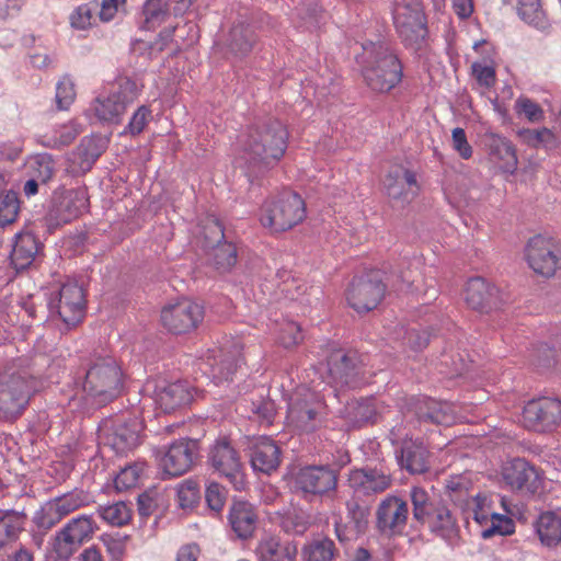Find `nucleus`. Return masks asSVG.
I'll return each instance as SVG.
<instances>
[{
	"mask_svg": "<svg viewBox=\"0 0 561 561\" xmlns=\"http://www.w3.org/2000/svg\"><path fill=\"white\" fill-rule=\"evenodd\" d=\"M287 141V128L277 118L260 119L249 128L240 159L251 184L282 159Z\"/></svg>",
	"mask_w": 561,
	"mask_h": 561,
	"instance_id": "obj_1",
	"label": "nucleus"
},
{
	"mask_svg": "<svg viewBox=\"0 0 561 561\" xmlns=\"http://www.w3.org/2000/svg\"><path fill=\"white\" fill-rule=\"evenodd\" d=\"M41 381L15 360L0 371V421L15 423L38 392Z\"/></svg>",
	"mask_w": 561,
	"mask_h": 561,
	"instance_id": "obj_2",
	"label": "nucleus"
},
{
	"mask_svg": "<svg viewBox=\"0 0 561 561\" xmlns=\"http://www.w3.org/2000/svg\"><path fill=\"white\" fill-rule=\"evenodd\" d=\"M414 529H427L431 534L455 546L460 539V529L445 502L431 496L424 489L413 486L410 492Z\"/></svg>",
	"mask_w": 561,
	"mask_h": 561,
	"instance_id": "obj_3",
	"label": "nucleus"
},
{
	"mask_svg": "<svg viewBox=\"0 0 561 561\" xmlns=\"http://www.w3.org/2000/svg\"><path fill=\"white\" fill-rule=\"evenodd\" d=\"M363 51L362 76L373 91L388 93L402 81V62L388 42L367 41Z\"/></svg>",
	"mask_w": 561,
	"mask_h": 561,
	"instance_id": "obj_4",
	"label": "nucleus"
},
{
	"mask_svg": "<svg viewBox=\"0 0 561 561\" xmlns=\"http://www.w3.org/2000/svg\"><path fill=\"white\" fill-rule=\"evenodd\" d=\"M82 390L93 403L102 407L117 399L124 388L123 370L112 356L92 355L82 365Z\"/></svg>",
	"mask_w": 561,
	"mask_h": 561,
	"instance_id": "obj_5",
	"label": "nucleus"
},
{
	"mask_svg": "<svg viewBox=\"0 0 561 561\" xmlns=\"http://www.w3.org/2000/svg\"><path fill=\"white\" fill-rule=\"evenodd\" d=\"M306 214L301 196L291 190H284L263 204L260 221L274 232H284L300 224Z\"/></svg>",
	"mask_w": 561,
	"mask_h": 561,
	"instance_id": "obj_6",
	"label": "nucleus"
},
{
	"mask_svg": "<svg viewBox=\"0 0 561 561\" xmlns=\"http://www.w3.org/2000/svg\"><path fill=\"white\" fill-rule=\"evenodd\" d=\"M87 205L88 198L82 191L60 186L54 190L39 222L47 233L53 234L56 229L79 217Z\"/></svg>",
	"mask_w": 561,
	"mask_h": 561,
	"instance_id": "obj_7",
	"label": "nucleus"
},
{
	"mask_svg": "<svg viewBox=\"0 0 561 561\" xmlns=\"http://www.w3.org/2000/svg\"><path fill=\"white\" fill-rule=\"evenodd\" d=\"M144 428V422L138 415L125 413L114 420H105L99 431V438L117 455H126L139 446Z\"/></svg>",
	"mask_w": 561,
	"mask_h": 561,
	"instance_id": "obj_8",
	"label": "nucleus"
},
{
	"mask_svg": "<svg viewBox=\"0 0 561 561\" xmlns=\"http://www.w3.org/2000/svg\"><path fill=\"white\" fill-rule=\"evenodd\" d=\"M351 461L346 455V459L332 465H311L302 467L294 477V489L296 492L304 493L306 499L308 495L323 496L329 492L335 491L340 470L343 466Z\"/></svg>",
	"mask_w": 561,
	"mask_h": 561,
	"instance_id": "obj_9",
	"label": "nucleus"
},
{
	"mask_svg": "<svg viewBox=\"0 0 561 561\" xmlns=\"http://www.w3.org/2000/svg\"><path fill=\"white\" fill-rule=\"evenodd\" d=\"M385 272L370 270L362 275L354 276L346 289V300L357 313H367L382 300L387 284Z\"/></svg>",
	"mask_w": 561,
	"mask_h": 561,
	"instance_id": "obj_10",
	"label": "nucleus"
},
{
	"mask_svg": "<svg viewBox=\"0 0 561 561\" xmlns=\"http://www.w3.org/2000/svg\"><path fill=\"white\" fill-rule=\"evenodd\" d=\"M47 307L51 318H59L68 329L76 327L83 319L87 308L83 287L77 283L64 284L50 295Z\"/></svg>",
	"mask_w": 561,
	"mask_h": 561,
	"instance_id": "obj_11",
	"label": "nucleus"
},
{
	"mask_svg": "<svg viewBox=\"0 0 561 561\" xmlns=\"http://www.w3.org/2000/svg\"><path fill=\"white\" fill-rule=\"evenodd\" d=\"M98 529L99 526L91 516L81 515L72 518L54 539L53 550L56 553V560L68 561Z\"/></svg>",
	"mask_w": 561,
	"mask_h": 561,
	"instance_id": "obj_12",
	"label": "nucleus"
},
{
	"mask_svg": "<svg viewBox=\"0 0 561 561\" xmlns=\"http://www.w3.org/2000/svg\"><path fill=\"white\" fill-rule=\"evenodd\" d=\"M393 22L403 45L420 50L425 45L428 30L424 13L411 4L403 5L393 16Z\"/></svg>",
	"mask_w": 561,
	"mask_h": 561,
	"instance_id": "obj_13",
	"label": "nucleus"
},
{
	"mask_svg": "<svg viewBox=\"0 0 561 561\" xmlns=\"http://www.w3.org/2000/svg\"><path fill=\"white\" fill-rule=\"evenodd\" d=\"M523 420L530 430L550 432L561 423V401L548 397L531 399L524 407Z\"/></svg>",
	"mask_w": 561,
	"mask_h": 561,
	"instance_id": "obj_14",
	"label": "nucleus"
},
{
	"mask_svg": "<svg viewBox=\"0 0 561 561\" xmlns=\"http://www.w3.org/2000/svg\"><path fill=\"white\" fill-rule=\"evenodd\" d=\"M204 319V308L188 299L167 306L161 311L162 325L172 334H186Z\"/></svg>",
	"mask_w": 561,
	"mask_h": 561,
	"instance_id": "obj_15",
	"label": "nucleus"
},
{
	"mask_svg": "<svg viewBox=\"0 0 561 561\" xmlns=\"http://www.w3.org/2000/svg\"><path fill=\"white\" fill-rule=\"evenodd\" d=\"M408 503L399 496L388 495L377 507L376 528L389 537L400 536L407 526Z\"/></svg>",
	"mask_w": 561,
	"mask_h": 561,
	"instance_id": "obj_16",
	"label": "nucleus"
},
{
	"mask_svg": "<svg viewBox=\"0 0 561 561\" xmlns=\"http://www.w3.org/2000/svg\"><path fill=\"white\" fill-rule=\"evenodd\" d=\"M331 378L341 386L356 388L362 383L363 365L356 351L336 350L328 357Z\"/></svg>",
	"mask_w": 561,
	"mask_h": 561,
	"instance_id": "obj_17",
	"label": "nucleus"
},
{
	"mask_svg": "<svg viewBox=\"0 0 561 561\" xmlns=\"http://www.w3.org/2000/svg\"><path fill=\"white\" fill-rule=\"evenodd\" d=\"M525 251L527 262L535 273L545 277L556 274L560 256L554 249L552 238L537 234L528 240Z\"/></svg>",
	"mask_w": 561,
	"mask_h": 561,
	"instance_id": "obj_18",
	"label": "nucleus"
},
{
	"mask_svg": "<svg viewBox=\"0 0 561 561\" xmlns=\"http://www.w3.org/2000/svg\"><path fill=\"white\" fill-rule=\"evenodd\" d=\"M208 460L211 467L228 478L237 490L243 488V478L240 474L241 462L229 438L220 437L215 442L209 449Z\"/></svg>",
	"mask_w": 561,
	"mask_h": 561,
	"instance_id": "obj_19",
	"label": "nucleus"
},
{
	"mask_svg": "<svg viewBox=\"0 0 561 561\" xmlns=\"http://www.w3.org/2000/svg\"><path fill=\"white\" fill-rule=\"evenodd\" d=\"M198 451V439L186 437L173 442L161 460L164 473L171 477L184 474L191 469Z\"/></svg>",
	"mask_w": 561,
	"mask_h": 561,
	"instance_id": "obj_20",
	"label": "nucleus"
},
{
	"mask_svg": "<svg viewBox=\"0 0 561 561\" xmlns=\"http://www.w3.org/2000/svg\"><path fill=\"white\" fill-rule=\"evenodd\" d=\"M502 478L512 490H526L531 494H535L542 484L536 467L523 458H514L504 463Z\"/></svg>",
	"mask_w": 561,
	"mask_h": 561,
	"instance_id": "obj_21",
	"label": "nucleus"
},
{
	"mask_svg": "<svg viewBox=\"0 0 561 561\" xmlns=\"http://www.w3.org/2000/svg\"><path fill=\"white\" fill-rule=\"evenodd\" d=\"M465 300L472 310L483 313L499 309L502 305L499 288L481 276L469 278L465 289Z\"/></svg>",
	"mask_w": 561,
	"mask_h": 561,
	"instance_id": "obj_22",
	"label": "nucleus"
},
{
	"mask_svg": "<svg viewBox=\"0 0 561 561\" xmlns=\"http://www.w3.org/2000/svg\"><path fill=\"white\" fill-rule=\"evenodd\" d=\"M198 392L187 380H176L156 389V402L164 413L187 408Z\"/></svg>",
	"mask_w": 561,
	"mask_h": 561,
	"instance_id": "obj_23",
	"label": "nucleus"
},
{
	"mask_svg": "<svg viewBox=\"0 0 561 561\" xmlns=\"http://www.w3.org/2000/svg\"><path fill=\"white\" fill-rule=\"evenodd\" d=\"M383 186L389 198L402 204L410 203L419 190L415 172L402 165H396L389 170L385 176Z\"/></svg>",
	"mask_w": 561,
	"mask_h": 561,
	"instance_id": "obj_24",
	"label": "nucleus"
},
{
	"mask_svg": "<svg viewBox=\"0 0 561 561\" xmlns=\"http://www.w3.org/2000/svg\"><path fill=\"white\" fill-rule=\"evenodd\" d=\"M482 144L490 160L497 163L503 172L513 174L516 171L518 159L511 140L494 133H485Z\"/></svg>",
	"mask_w": 561,
	"mask_h": 561,
	"instance_id": "obj_25",
	"label": "nucleus"
},
{
	"mask_svg": "<svg viewBox=\"0 0 561 561\" xmlns=\"http://www.w3.org/2000/svg\"><path fill=\"white\" fill-rule=\"evenodd\" d=\"M244 358L239 345L233 344L227 351L220 350L218 354L207 356L206 365L210 368V375L216 383L231 381Z\"/></svg>",
	"mask_w": 561,
	"mask_h": 561,
	"instance_id": "obj_26",
	"label": "nucleus"
},
{
	"mask_svg": "<svg viewBox=\"0 0 561 561\" xmlns=\"http://www.w3.org/2000/svg\"><path fill=\"white\" fill-rule=\"evenodd\" d=\"M251 465L254 471L271 474L280 463V448L268 436H260L250 446Z\"/></svg>",
	"mask_w": 561,
	"mask_h": 561,
	"instance_id": "obj_27",
	"label": "nucleus"
},
{
	"mask_svg": "<svg viewBox=\"0 0 561 561\" xmlns=\"http://www.w3.org/2000/svg\"><path fill=\"white\" fill-rule=\"evenodd\" d=\"M430 451L422 439H404L397 450V459L401 468L411 474H421L430 470Z\"/></svg>",
	"mask_w": 561,
	"mask_h": 561,
	"instance_id": "obj_28",
	"label": "nucleus"
},
{
	"mask_svg": "<svg viewBox=\"0 0 561 561\" xmlns=\"http://www.w3.org/2000/svg\"><path fill=\"white\" fill-rule=\"evenodd\" d=\"M108 144L110 139L101 134L83 137L72 152V162L78 165L82 174L88 173L106 151Z\"/></svg>",
	"mask_w": 561,
	"mask_h": 561,
	"instance_id": "obj_29",
	"label": "nucleus"
},
{
	"mask_svg": "<svg viewBox=\"0 0 561 561\" xmlns=\"http://www.w3.org/2000/svg\"><path fill=\"white\" fill-rule=\"evenodd\" d=\"M350 482L357 492L368 495L387 490L391 484V476L382 469L367 466L353 470L350 474Z\"/></svg>",
	"mask_w": 561,
	"mask_h": 561,
	"instance_id": "obj_30",
	"label": "nucleus"
},
{
	"mask_svg": "<svg viewBox=\"0 0 561 561\" xmlns=\"http://www.w3.org/2000/svg\"><path fill=\"white\" fill-rule=\"evenodd\" d=\"M228 519L238 538L247 540L253 536L257 515L253 505L248 501L233 500Z\"/></svg>",
	"mask_w": 561,
	"mask_h": 561,
	"instance_id": "obj_31",
	"label": "nucleus"
},
{
	"mask_svg": "<svg viewBox=\"0 0 561 561\" xmlns=\"http://www.w3.org/2000/svg\"><path fill=\"white\" fill-rule=\"evenodd\" d=\"M412 411L420 423L450 425L454 420L448 405L432 398L416 400Z\"/></svg>",
	"mask_w": 561,
	"mask_h": 561,
	"instance_id": "obj_32",
	"label": "nucleus"
},
{
	"mask_svg": "<svg viewBox=\"0 0 561 561\" xmlns=\"http://www.w3.org/2000/svg\"><path fill=\"white\" fill-rule=\"evenodd\" d=\"M254 26L247 22L233 24L227 37V49L233 56L242 58L249 55L257 43Z\"/></svg>",
	"mask_w": 561,
	"mask_h": 561,
	"instance_id": "obj_33",
	"label": "nucleus"
},
{
	"mask_svg": "<svg viewBox=\"0 0 561 561\" xmlns=\"http://www.w3.org/2000/svg\"><path fill=\"white\" fill-rule=\"evenodd\" d=\"M44 245L33 232H21L15 236L10 259L15 268L27 267Z\"/></svg>",
	"mask_w": 561,
	"mask_h": 561,
	"instance_id": "obj_34",
	"label": "nucleus"
},
{
	"mask_svg": "<svg viewBox=\"0 0 561 561\" xmlns=\"http://www.w3.org/2000/svg\"><path fill=\"white\" fill-rule=\"evenodd\" d=\"M344 417L355 428L377 423L379 413L374 398H360L348 401L344 408Z\"/></svg>",
	"mask_w": 561,
	"mask_h": 561,
	"instance_id": "obj_35",
	"label": "nucleus"
},
{
	"mask_svg": "<svg viewBox=\"0 0 561 561\" xmlns=\"http://www.w3.org/2000/svg\"><path fill=\"white\" fill-rule=\"evenodd\" d=\"M533 526L543 546L556 547L561 542V517L554 512H542Z\"/></svg>",
	"mask_w": 561,
	"mask_h": 561,
	"instance_id": "obj_36",
	"label": "nucleus"
},
{
	"mask_svg": "<svg viewBox=\"0 0 561 561\" xmlns=\"http://www.w3.org/2000/svg\"><path fill=\"white\" fill-rule=\"evenodd\" d=\"M27 522V515L24 512L15 510H0V550L8 542L19 539Z\"/></svg>",
	"mask_w": 561,
	"mask_h": 561,
	"instance_id": "obj_37",
	"label": "nucleus"
},
{
	"mask_svg": "<svg viewBox=\"0 0 561 561\" xmlns=\"http://www.w3.org/2000/svg\"><path fill=\"white\" fill-rule=\"evenodd\" d=\"M207 262L218 273L225 274L231 271L238 260L237 248L232 242H224L209 249Z\"/></svg>",
	"mask_w": 561,
	"mask_h": 561,
	"instance_id": "obj_38",
	"label": "nucleus"
},
{
	"mask_svg": "<svg viewBox=\"0 0 561 561\" xmlns=\"http://www.w3.org/2000/svg\"><path fill=\"white\" fill-rule=\"evenodd\" d=\"M98 105L94 107L95 115L100 121L111 124H119L122 115L125 113L128 104L119 95L111 93L106 99H96Z\"/></svg>",
	"mask_w": 561,
	"mask_h": 561,
	"instance_id": "obj_39",
	"label": "nucleus"
},
{
	"mask_svg": "<svg viewBox=\"0 0 561 561\" xmlns=\"http://www.w3.org/2000/svg\"><path fill=\"white\" fill-rule=\"evenodd\" d=\"M140 30L153 31L170 15L168 0H147L142 5Z\"/></svg>",
	"mask_w": 561,
	"mask_h": 561,
	"instance_id": "obj_40",
	"label": "nucleus"
},
{
	"mask_svg": "<svg viewBox=\"0 0 561 561\" xmlns=\"http://www.w3.org/2000/svg\"><path fill=\"white\" fill-rule=\"evenodd\" d=\"M435 337L436 334L434 329L431 327L409 328L402 336V345L411 352L419 353L424 351L428 346L431 340Z\"/></svg>",
	"mask_w": 561,
	"mask_h": 561,
	"instance_id": "obj_41",
	"label": "nucleus"
},
{
	"mask_svg": "<svg viewBox=\"0 0 561 561\" xmlns=\"http://www.w3.org/2000/svg\"><path fill=\"white\" fill-rule=\"evenodd\" d=\"M98 513L110 525L117 527L127 525L133 516L131 510L123 501L108 506H99Z\"/></svg>",
	"mask_w": 561,
	"mask_h": 561,
	"instance_id": "obj_42",
	"label": "nucleus"
},
{
	"mask_svg": "<svg viewBox=\"0 0 561 561\" xmlns=\"http://www.w3.org/2000/svg\"><path fill=\"white\" fill-rule=\"evenodd\" d=\"M20 213L19 195L13 190H8L0 196V227H7L18 219Z\"/></svg>",
	"mask_w": 561,
	"mask_h": 561,
	"instance_id": "obj_43",
	"label": "nucleus"
},
{
	"mask_svg": "<svg viewBox=\"0 0 561 561\" xmlns=\"http://www.w3.org/2000/svg\"><path fill=\"white\" fill-rule=\"evenodd\" d=\"M442 373L453 377L461 376L468 368L466 357L460 352L444 351L440 356Z\"/></svg>",
	"mask_w": 561,
	"mask_h": 561,
	"instance_id": "obj_44",
	"label": "nucleus"
},
{
	"mask_svg": "<svg viewBox=\"0 0 561 561\" xmlns=\"http://www.w3.org/2000/svg\"><path fill=\"white\" fill-rule=\"evenodd\" d=\"M290 414L306 432H313L317 428L318 411L307 402L294 403L290 407Z\"/></svg>",
	"mask_w": 561,
	"mask_h": 561,
	"instance_id": "obj_45",
	"label": "nucleus"
},
{
	"mask_svg": "<svg viewBox=\"0 0 561 561\" xmlns=\"http://www.w3.org/2000/svg\"><path fill=\"white\" fill-rule=\"evenodd\" d=\"M64 515L58 510V506L53 501L47 502L34 516V524L44 530L50 529L57 523L61 520Z\"/></svg>",
	"mask_w": 561,
	"mask_h": 561,
	"instance_id": "obj_46",
	"label": "nucleus"
},
{
	"mask_svg": "<svg viewBox=\"0 0 561 561\" xmlns=\"http://www.w3.org/2000/svg\"><path fill=\"white\" fill-rule=\"evenodd\" d=\"M304 340V334L301 331V327L294 321H288L284 323L278 332L277 342L284 348H293L301 343Z\"/></svg>",
	"mask_w": 561,
	"mask_h": 561,
	"instance_id": "obj_47",
	"label": "nucleus"
},
{
	"mask_svg": "<svg viewBox=\"0 0 561 561\" xmlns=\"http://www.w3.org/2000/svg\"><path fill=\"white\" fill-rule=\"evenodd\" d=\"M492 518L491 525L482 530L481 536L483 539H490L494 535L510 536L514 534L515 525L511 517L494 513Z\"/></svg>",
	"mask_w": 561,
	"mask_h": 561,
	"instance_id": "obj_48",
	"label": "nucleus"
},
{
	"mask_svg": "<svg viewBox=\"0 0 561 561\" xmlns=\"http://www.w3.org/2000/svg\"><path fill=\"white\" fill-rule=\"evenodd\" d=\"M61 515L66 516L71 512L89 503L88 494L83 491H75L54 500Z\"/></svg>",
	"mask_w": 561,
	"mask_h": 561,
	"instance_id": "obj_49",
	"label": "nucleus"
},
{
	"mask_svg": "<svg viewBox=\"0 0 561 561\" xmlns=\"http://www.w3.org/2000/svg\"><path fill=\"white\" fill-rule=\"evenodd\" d=\"M178 497L182 508H193L199 501L198 484L193 480L183 482L178 490Z\"/></svg>",
	"mask_w": 561,
	"mask_h": 561,
	"instance_id": "obj_50",
	"label": "nucleus"
},
{
	"mask_svg": "<svg viewBox=\"0 0 561 561\" xmlns=\"http://www.w3.org/2000/svg\"><path fill=\"white\" fill-rule=\"evenodd\" d=\"M225 227L218 219H213L204 228V248L210 249L217 244L227 242L225 240Z\"/></svg>",
	"mask_w": 561,
	"mask_h": 561,
	"instance_id": "obj_51",
	"label": "nucleus"
},
{
	"mask_svg": "<svg viewBox=\"0 0 561 561\" xmlns=\"http://www.w3.org/2000/svg\"><path fill=\"white\" fill-rule=\"evenodd\" d=\"M140 469L137 465L127 466L122 469L114 479V486L116 491H126L137 484L139 479Z\"/></svg>",
	"mask_w": 561,
	"mask_h": 561,
	"instance_id": "obj_52",
	"label": "nucleus"
},
{
	"mask_svg": "<svg viewBox=\"0 0 561 561\" xmlns=\"http://www.w3.org/2000/svg\"><path fill=\"white\" fill-rule=\"evenodd\" d=\"M76 98L75 84L69 79H64L57 84L56 104L59 111L68 110Z\"/></svg>",
	"mask_w": 561,
	"mask_h": 561,
	"instance_id": "obj_53",
	"label": "nucleus"
},
{
	"mask_svg": "<svg viewBox=\"0 0 561 561\" xmlns=\"http://www.w3.org/2000/svg\"><path fill=\"white\" fill-rule=\"evenodd\" d=\"M347 508L356 531L358 534H365L368 528V517L370 515L369 507L363 506L357 502H352L347 503Z\"/></svg>",
	"mask_w": 561,
	"mask_h": 561,
	"instance_id": "obj_54",
	"label": "nucleus"
},
{
	"mask_svg": "<svg viewBox=\"0 0 561 561\" xmlns=\"http://www.w3.org/2000/svg\"><path fill=\"white\" fill-rule=\"evenodd\" d=\"M533 357L537 367L551 368L557 363V350L547 343H541L534 350Z\"/></svg>",
	"mask_w": 561,
	"mask_h": 561,
	"instance_id": "obj_55",
	"label": "nucleus"
},
{
	"mask_svg": "<svg viewBox=\"0 0 561 561\" xmlns=\"http://www.w3.org/2000/svg\"><path fill=\"white\" fill-rule=\"evenodd\" d=\"M137 511L141 518H148L158 508V492L154 489L140 493L137 497Z\"/></svg>",
	"mask_w": 561,
	"mask_h": 561,
	"instance_id": "obj_56",
	"label": "nucleus"
},
{
	"mask_svg": "<svg viewBox=\"0 0 561 561\" xmlns=\"http://www.w3.org/2000/svg\"><path fill=\"white\" fill-rule=\"evenodd\" d=\"M515 110L518 114H524L533 123L543 119V111L540 105L528 98L517 99Z\"/></svg>",
	"mask_w": 561,
	"mask_h": 561,
	"instance_id": "obj_57",
	"label": "nucleus"
},
{
	"mask_svg": "<svg viewBox=\"0 0 561 561\" xmlns=\"http://www.w3.org/2000/svg\"><path fill=\"white\" fill-rule=\"evenodd\" d=\"M517 13L519 18L528 24L542 26L545 23V12L541 9L540 1L528 4L527 7L518 5Z\"/></svg>",
	"mask_w": 561,
	"mask_h": 561,
	"instance_id": "obj_58",
	"label": "nucleus"
},
{
	"mask_svg": "<svg viewBox=\"0 0 561 561\" xmlns=\"http://www.w3.org/2000/svg\"><path fill=\"white\" fill-rule=\"evenodd\" d=\"M151 115V110L147 105H141L131 116L128 125L126 126L123 134H129L137 136L145 129L148 117Z\"/></svg>",
	"mask_w": 561,
	"mask_h": 561,
	"instance_id": "obj_59",
	"label": "nucleus"
},
{
	"mask_svg": "<svg viewBox=\"0 0 561 561\" xmlns=\"http://www.w3.org/2000/svg\"><path fill=\"white\" fill-rule=\"evenodd\" d=\"M334 542L331 539L317 541L311 546L307 561H331L334 557Z\"/></svg>",
	"mask_w": 561,
	"mask_h": 561,
	"instance_id": "obj_60",
	"label": "nucleus"
},
{
	"mask_svg": "<svg viewBox=\"0 0 561 561\" xmlns=\"http://www.w3.org/2000/svg\"><path fill=\"white\" fill-rule=\"evenodd\" d=\"M205 500H206L207 506L211 511L219 513L222 510V507L225 505V501H226V494H225L224 486H221L217 482H211L206 489Z\"/></svg>",
	"mask_w": 561,
	"mask_h": 561,
	"instance_id": "obj_61",
	"label": "nucleus"
},
{
	"mask_svg": "<svg viewBox=\"0 0 561 561\" xmlns=\"http://www.w3.org/2000/svg\"><path fill=\"white\" fill-rule=\"evenodd\" d=\"M280 543L275 538L263 540L256 548L259 561H280Z\"/></svg>",
	"mask_w": 561,
	"mask_h": 561,
	"instance_id": "obj_62",
	"label": "nucleus"
},
{
	"mask_svg": "<svg viewBox=\"0 0 561 561\" xmlns=\"http://www.w3.org/2000/svg\"><path fill=\"white\" fill-rule=\"evenodd\" d=\"M472 75L476 77L480 85L491 88L494 85L496 80L495 69L490 66H483L479 62H474L471 66Z\"/></svg>",
	"mask_w": 561,
	"mask_h": 561,
	"instance_id": "obj_63",
	"label": "nucleus"
},
{
	"mask_svg": "<svg viewBox=\"0 0 561 561\" xmlns=\"http://www.w3.org/2000/svg\"><path fill=\"white\" fill-rule=\"evenodd\" d=\"M92 10L89 4L79 5L70 16V24L78 30H85L92 25Z\"/></svg>",
	"mask_w": 561,
	"mask_h": 561,
	"instance_id": "obj_64",
	"label": "nucleus"
}]
</instances>
